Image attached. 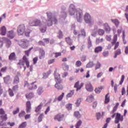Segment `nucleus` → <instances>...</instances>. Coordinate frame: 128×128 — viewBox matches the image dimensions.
Here are the masks:
<instances>
[{
  "instance_id": "obj_1",
  "label": "nucleus",
  "mask_w": 128,
  "mask_h": 128,
  "mask_svg": "<svg viewBox=\"0 0 128 128\" xmlns=\"http://www.w3.org/2000/svg\"><path fill=\"white\" fill-rule=\"evenodd\" d=\"M76 13V19L78 22L82 20V11L80 9L76 10L74 6L72 4L70 5V16H74Z\"/></svg>"
},
{
  "instance_id": "obj_2",
  "label": "nucleus",
  "mask_w": 128,
  "mask_h": 128,
  "mask_svg": "<svg viewBox=\"0 0 128 128\" xmlns=\"http://www.w3.org/2000/svg\"><path fill=\"white\" fill-rule=\"evenodd\" d=\"M24 64H26L27 68H30V60H28V58L26 56H23L22 60H19L18 62L17 63V66L18 68H24V70H26V67L24 66Z\"/></svg>"
},
{
  "instance_id": "obj_3",
  "label": "nucleus",
  "mask_w": 128,
  "mask_h": 128,
  "mask_svg": "<svg viewBox=\"0 0 128 128\" xmlns=\"http://www.w3.org/2000/svg\"><path fill=\"white\" fill-rule=\"evenodd\" d=\"M32 32V30L30 29L26 30V26L24 24L20 25L18 28V36H22L24 34L26 36H30V34Z\"/></svg>"
},
{
  "instance_id": "obj_4",
  "label": "nucleus",
  "mask_w": 128,
  "mask_h": 128,
  "mask_svg": "<svg viewBox=\"0 0 128 128\" xmlns=\"http://www.w3.org/2000/svg\"><path fill=\"white\" fill-rule=\"evenodd\" d=\"M55 80L56 84H55V88L58 90H62L64 89V86L62 84V80H60V75L55 76Z\"/></svg>"
},
{
  "instance_id": "obj_5",
  "label": "nucleus",
  "mask_w": 128,
  "mask_h": 128,
  "mask_svg": "<svg viewBox=\"0 0 128 128\" xmlns=\"http://www.w3.org/2000/svg\"><path fill=\"white\" fill-rule=\"evenodd\" d=\"M28 40L26 39H22L18 41V44L22 48L26 50L28 48Z\"/></svg>"
},
{
  "instance_id": "obj_6",
  "label": "nucleus",
  "mask_w": 128,
  "mask_h": 128,
  "mask_svg": "<svg viewBox=\"0 0 128 128\" xmlns=\"http://www.w3.org/2000/svg\"><path fill=\"white\" fill-rule=\"evenodd\" d=\"M117 40H118V35L116 34L114 35L112 42H111L112 46H114V44H115L114 50L117 49L118 48V46H120V42H116Z\"/></svg>"
},
{
  "instance_id": "obj_7",
  "label": "nucleus",
  "mask_w": 128,
  "mask_h": 128,
  "mask_svg": "<svg viewBox=\"0 0 128 128\" xmlns=\"http://www.w3.org/2000/svg\"><path fill=\"white\" fill-rule=\"evenodd\" d=\"M29 24L31 26H40L42 24V22H40V20L35 19L34 20H30Z\"/></svg>"
},
{
  "instance_id": "obj_8",
  "label": "nucleus",
  "mask_w": 128,
  "mask_h": 128,
  "mask_svg": "<svg viewBox=\"0 0 128 128\" xmlns=\"http://www.w3.org/2000/svg\"><path fill=\"white\" fill-rule=\"evenodd\" d=\"M46 14L48 16V20L46 21L47 26H52V14L50 12H48Z\"/></svg>"
},
{
  "instance_id": "obj_9",
  "label": "nucleus",
  "mask_w": 128,
  "mask_h": 128,
  "mask_svg": "<svg viewBox=\"0 0 128 128\" xmlns=\"http://www.w3.org/2000/svg\"><path fill=\"white\" fill-rule=\"evenodd\" d=\"M64 118V114L62 113H58V114L54 116V120L57 122H62Z\"/></svg>"
},
{
  "instance_id": "obj_10",
  "label": "nucleus",
  "mask_w": 128,
  "mask_h": 128,
  "mask_svg": "<svg viewBox=\"0 0 128 128\" xmlns=\"http://www.w3.org/2000/svg\"><path fill=\"white\" fill-rule=\"evenodd\" d=\"M124 120V116H122L120 113L116 114V116L115 118V124H118L120 122H122Z\"/></svg>"
},
{
  "instance_id": "obj_11",
  "label": "nucleus",
  "mask_w": 128,
  "mask_h": 128,
  "mask_svg": "<svg viewBox=\"0 0 128 128\" xmlns=\"http://www.w3.org/2000/svg\"><path fill=\"white\" fill-rule=\"evenodd\" d=\"M84 20L87 24H90L92 22V17L88 13H86L84 16Z\"/></svg>"
},
{
  "instance_id": "obj_12",
  "label": "nucleus",
  "mask_w": 128,
  "mask_h": 128,
  "mask_svg": "<svg viewBox=\"0 0 128 128\" xmlns=\"http://www.w3.org/2000/svg\"><path fill=\"white\" fill-rule=\"evenodd\" d=\"M84 84L83 82L81 83L80 85V82H77L74 86V88H76V90L78 92V90H81V88L84 86Z\"/></svg>"
},
{
  "instance_id": "obj_13",
  "label": "nucleus",
  "mask_w": 128,
  "mask_h": 128,
  "mask_svg": "<svg viewBox=\"0 0 128 128\" xmlns=\"http://www.w3.org/2000/svg\"><path fill=\"white\" fill-rule=\"evenodd\" d=\"M30 110H32V104L30 101L26 102V112L28 114L30 112Z\"/></svg>"
},
{
  "instance_id": "obj_14",
  "label": "nucleus",
  "mask_w": 128,
  "mask_h": 128,
  "mask_svg": "<svg viewBox=\"0 0 128 128\" xmlns=\"http://www.w3.org/2000/svg\"><path fill=\"white\" fill-rule=\"evenodd\" d=\"M86 89L88 92H90L94 91V87L90 83H88L86 84Z\"/></svg>"
},
{
  "instance_id": "obj_15",
  "label": "nucleus",
  "mask_w": 128,
  "mask_h": 128,
  "mask_svg": "<svg viewBox=\"0 0 128 128\" xmlns=\"http://www.w3.org/2000/svg\"><path fill=\"white\" fill-rule=\"evenodd\" d=\"M36 82H34L30 84L28 86V90H36L38 88V86L36 84Z\"/></svg>"
},
{
  "instance_id": "obj_16",
  "label": "nucleus",
  "mask_w": 128,
  "mask_h": 128,
  "mask_svg": "<svg viewBox=\"0 0 128 128\" xmlns=\"http://www.w3.org/2000/svg\"><path fill=\"white\" fill-rule=\"evenodd\" d=\"M2 40H4L6 42V46L7 48L10 47V46H12V42L10 41V40L8 39V38H2Z\"/></svg>"
},
{
  "instance_id": "obj_17",
  "label": "nucleus",
  "mask_w": 128,
  "mask_h": 128,
  "mask_svg": "<svg viewBox=\"0 0 128 128\" xmlns=\"http://www.w3.org/2000/svg\"><path fill=\"white\" fill-rule=\"evenodd\" d=\"M16 36V34H14V31L11 30L9 31L7 33V36L8 38H14V36Z\"/></svg>"
},
{
  "instance_id": "obj_18",
  "label": "nucleus",
  "mask_w": 128,
  "mask_h": 128,
  "mask_svg": "<svg viewBox=\"0 0 128 128\" xmlns=\"http://www.w3.org/2000/svg\"><path fill=\"white\" fill-rule=\"evenodd\" d=\"M6 26H3L1 28H0V34H2V36H6Z\"/></svg>"
},
{
  "instance_id": "obj_19",
  "label": "nucleus",
  "mask_w": 128,
  "mask_h": 128,
  "mask_svg": "<svg viewBox=\"0 0 128 128\" xmlns=\"http://www.w3.org/2000/svg\"><path fill=\"white\" fill-rule=\"evenodd\" d=\"M4 84H10V76L9 75H7L6 76L3 78Z\"/></svg>"
},
{
  "instance_id": "obj_20",
  "label": "nucleus",
  "mask_w": 128,
  "mask_h": 128,
  "mask_svg": "<svg viewBox=\"0 0 128 128\" xmlns=\"http://www.w3.org/2000/svg\"><path fill=\"white\" fill-rule=\"evenodd\" d=\"M44 56H46V52H44V50L42 49L40 50V56H39V58L42 60V58H44Z\"/></svg>"
},
{
  "instance_id": "obj_21",
  "label": "nucleus",
  "mask_w": 128,
  "mask_h": 128,
  "mask_svg": "<svg viewBox=\"0 0 128 128\" xmlns=\"http://www.w3.org/2000/svg\"><path fill=\"white\" fill-rule=\"evenodd\" d=\"M25 96L27 100H32L34 96V94L32 92H30L28 94H26L25 95Z\"/></svg>"
},
{
  "instance_id": "obj_22",
  "label": "nucleus",
  "mask_w": 128,
  "mask_h": 128,
  "mask_svg": "<svg viewBox=\"0 0 128 128\" xmlns=\"http://www.w3.org/2000/svg\"><path fill=\"white\" fill-rule=\"evenodd\" d=\"M42 104H40L36 108L35 112L36 114H40V110H42Z\"/></svg>"
},
{
  "instance_id": "obj_23",
  "label": "nucleus",
  "mask_w": 128,
  "mask_h": 128,
  "mask_svg": "<svg viewBox=\"0 0 128 128\" xmlns=\"http://www.w3.org/2000/svg\"><path fill=\"white\" fill-rule=\"evenodd\" d=\"M104 86H100V87H98L97 88H96L94 92L96 94H100L102 90L104 88Z\"/></svg>"
},
{
  "instance_id": "obj_24",
  "label": "nucleus",
  "mask_w": 128,
  "mask_h": 128,
  "mask_svg": "<svg viewBox=\"0 0 128 128\" xmlns=\"http://www.w3.org/2000/svg\"><path fill=\"white\" fill-rule=\"evenodd\" d=\"M102 51V46H98L95 48L94 49V52L96 54H98L99 52H100Z\"/></svg>"
},
{
  "instance_id": "obj_25",
  "label": "nucleus",
  "mask_w": 128,
  "mask_h": 128,
  "mask_svg": "<svg viewBox=\"0 0 128 128\" xmlns=\"http://www.w3.org/2000/svg\"><path fill=\"white\" fill-rule=\"evenodd\" d=\"M66 42V44H68V46H72V40L70 39V38L67 37L65 38Z\"/></svg>"
},
{
  "instance_id": "obj_26",
  "label": "nucleus",
  "mask_w": 128,
  "mask_h": 128,
  "mask_svg": "<svg viewBox=\"0 0 128 128\" xmlns=\"http://www.w3.org/2000/svg\"><path fill=\"white\" fill-rule=\"evenodd\" d=\"M32 50H34V47H31L28 50H25L24 52L25 55L24 56H26V58H28V56H30V53L32 52Z\"/></svg>"
},
{
  "instance_id": "obj_27",
  "label": "nucleus",
  "mask_w": 128,
  "mask_h": 128,
  "mask_svg": "<svg viewBox=\"0 0 128 128\" xmlns=\"http://www.w3.org/2000/svg\"><path fill=\"white\" fill-rule=\"evenodd\" d=\"M104 30H106V32H110V27L108 26V24H104Z\"/></svg>"
},
{
  "instance_id": "obj_28",
  "label": "nucleus",
  "mask_w": 128,
  "mask_h": 128,
  "mask_svg": "<svg viewBox=\"0 0 128 128\" xmlns=\"http://www.w3.org/2000/svg\"><path fill=\"white\" fill-rule=\"evenodd\" d=\"M0 120H1L2 122H6V120H8V114H4V115L0 116Z\"/></svg>"
},
{
  "instance_id": "obj_29",
  "label": "nucleus",
  "mask_w": 128,
  "mask_h": 128,
  "mask_svg": "<svg viewBox=\"0 0 128 128\" xmlns=\"http://www.w3.org/2000/svg\"><path fill=\"white\" fill-rule=\"evenodd\" d=\"M20 82V78L18 76H16L13 80V84H18Z\"/></svg>"
},
{
  "instance_id": "obj_30",
  "label": "nucleus",
  "mask_w": 128,
  "mask_h": 128,
  "mask_svg": "<svg viewBox=\"0 0 128 128\" xmlns=\"http://www.w3.org/2000/svg\"><path fill=\"white\" fill-rule=\"evenodd\" d=\"M9 60H16V53H11L9 56Z\"/></svg>"
},
{
  "instance_id": "obj_31",
  "label": "nucleus",
  "mask_w": 128,
  "mask_h": 128,
  "mask_svg": "<svg viewBox=\"0 0 128 128\" xmlns=\"http://www.w3.org/2000/svg\"><path fill=\"white\" fill-rule=\"evenodd\" d=\"M74 90H72L70 92L68 93L66 96V98H72L74 96Z\"/></svg>"
},
{
  "instance_id": "obj_32",
  "label": "nucleus",
  "mask_w": 128,
  "mask_h": 128,
  "mask_svg": "<svg viewBox=\"0 0 128 128\" xmlns=\"http://www.w3.org/2000/svg\"><path fill=\"white\" fill-rule=\"evenodd\" d=\"M26 126H28V123H26V122H24L18 126V128H26Z\"/></svg>"
},
{
  "instance_id": "obj_33",
  "label": "nucleus",
  "mask_w": 128,
  "mask_h": 128,
  "mask_svg": "<svg viewBox=\"0 0 128 128\" xmlns=\"http://www.w3.org/2000/svg\"><path fill=\"white\" fill-rule=\"evenodd\" d=\"M44 92V88L42 86H40L38 88L37 90V94L40 96V94H42V92Z\"/></svg>"
},
{
  "instance_id": "obj_34",
  "label": "nucleus",
  "mask_w": 128,
  "mask_h": 128,
  "mask_svg": "<svg viewBox=\"0 0 128 128\" xmlns=\"http://www.w3.org/2000/svg\"><path fill=\"white\" fill-rule=\"evenodd\" d=\"M64 96V93L62 92L58 98H56L57 100H58V102L62 100Z\"/></svg>"
},
{
  "instance_id": "obj_35",
  "label": "nucleus",
  "mask_w": 128,
  "mask_h": 128,
  "mask_svg": "<svg viewBox=\"0 0 128 128\" xmlns=\"http://www.w3.org/2000/svg\"><path fill=\"white\" fill-rule=\"evenodd\" d=\"M88 48H90L92 46V40H90V38H88V42L87 44Z\"/></svg>"
},
{
  "instance_id": "obj_36",
  "label": "nucleus",
  "mask_w": 128,
  "mask_h": 128,
  "mask_svg": "<svg viewBox=\"0 0 128 128\" xmlns=\"http://www.w3.org/2000/svg\"><path fill=\"white\" fill-rule=\"evenodd\" d=\"M82 122L81 120H79L77 122L76 124L75 125L76 128H80V126H82Z\"/></svg>"
},
{
  "instance_id": "obj_37",
  "label": "nucleus",
  "mask_w": 128,
  "mask_h": 128,
  "mask_svg": "<svg viewBox=\"0 0 128 128\" xmlns=\"http://www.w3.org/2000/svg\"><path fill=\"white\" fill-rule=\"evenodd\" d=\"M108 94H107L105 96V104H108L110 102V97H108Z\"/></svg>"
},
{
  "instance_id": "obj_38",
  "label": "nucleus",
  "mask_w": 128,
  "mask_h": 128,
  "mask_svg": "<svg viewBox=\"0 0 128 128\" xmlns=\"http://www.w3.org/2000/svg\"><path fill=\"white\" fill-rule=\"evenodd\" d=\"M82 102V98H78L75 104L77 107L80 106V103Z\"/></svg>"
},
{
  "instance_id": "obj_39",
  "label": "nucleus",
  "mask_w": 128,
  "mask_h": 128,
  "mask_svg": "<svg viewBox=\"0 0 128 128\" xmlns=\"http://www.w3.org/2000/svg\"><path fill=\"white\" fill-rule=\"evenodd\" d=\"M8 92L9 96H14V91L10 88L8 89Z\"/></svg>"
},
{
  "instance_id": "obj_40",
  "label": "nucleus",
  "mask_w": 128,
  "mask_h": 128,
  "mask_svg": "<svg viewBox=\"0 0 128 128\" xmlns=\"http://www.w3.org/2000/svg\"><path fill=\"white\" fill-rule=\"evenodd\" d=\"M62 68L64 70H68L69 66L68 65L64 63Z\"/></svg>"
},
{
  "instance_id": "obj_41",
  "label": "nucleus",
  "mask_w": 128,
  "mask_h": 128,
  "mask_svg": "<svg viewBox=\"0 0 128 128\" xmlns=\"http://www.w3.org/2000/svg\"><path fill=\"white\" fill-rule=\"evenodd\" d=\"M24 116H26V112L24 111H21L18 114L19 118H23Z\"/></svg>"
},
{
  "instance_id": "obj_42",
  "label": "nucleus",
  "mask_w": 128,
  "mask_h": 128,
  "mask_svg": "<svg viewBox=\"0 0 128 128\" xmlns=\"http://www.w3.org/2000/svg\"><path fill=\"white\" fill-rule=\"evenodd\" d=\"M44 114H42L40 115V116L38 117V122H42V118H44Z\"/></svg>"
},
{
  "instance_id": "obj_43",
  "label": "nucleus",
  "mask_w": 128,
  "mask_h": 128,
  "mask_svg": "<svg viewBox=\"0 0 128 128\" xmlns=\"http://www.w3.org/2000/svg\"><path fill=\"white\" fill-rule=\"evenodd\" d=\"M0 70L1 72H6V70H8V66H5L1 68Z\"/></svg>"
},
{
  "instance_id": "obj_44",
  "label": "nucleus",
  "mask_w": 128,
  "mask_h": 128,
  "mask_svg": "<svg viewBox=\"0 0 128 128\" xmlns=\"http://www.w3.org/2000/svg\"><path fill=\"white\" fill-rule=\"evenodd\" d=\"M66 108H67V109L70 110H72V104H66Z\"/></svg>"
},
{
  "instance_id": "obj_45",
  "label": "nucleus",
  "mask_w": 128,
  "mask_h": 128,
  "mask_svg": "<svg viewBox=\"0 0 128 128\" xmlns=\"http://www.w3.org/2000/svg\"><path fill=\"white\" fill-rule=\"evenodd\" d=\"M74 116L76 118H80V112H75L74 113Z\"/></svg>"
},
{
  "instance_id": "obj_46",
  "label": "nucleus",
  "mask_w": 128,
  "mask_h": 128,
  "mask_svg": "<svg viewBox=\"0 0 128 128\" xmlns=\"http://www.w3.org/2000/svg\"><path fill=\"white\" fill-rule=\"evenodd\" d=\"M109 52L108 51H104L102 52V56H104V58H106L107 56H108Z\"/></svg>"
},
{
  "instance_id": "obj_47",
  "label": "nucleus",
  "mask_w": 128,
  "mask_h": 128,
  "mask_svg": "<svg viewBox=\"0 0 128 128\" xmlns=\"http://www.w3.org/2000/svg\"><path fill=\"white\" fill-rule=\"evenodd\" d=\"M112 22H114V24H116V28H118L120 24V22H118V20H112Z\"/></svg>"
},
{
  "instance_id": "obj_48",
  "label": "nucleus",
  "mask_w": 128,
  "mask_h": 128,
  "mask_svg": "<svg viewBox=\"0 0 128 128\" xmlns=\"http://www.w3.org/2000/svg\"><path fill=\"white\" fill-rule=\"evenodd\" d=\"M94 66V62H89L87 64H86V68H92Z\"/></svg>"
},
{
  "instance_id": "obj_49",
  "label": "nucleus",
  "mask_w": 128,
  "mask_h": 128,
  "mask_svg": "<svg viewBox=\"0 0 128 128\" xmlns=\"http://www.w3.org/2000/svg\"><path fill=\"white\" fill-rule=\"evenodd\" d=\"M52 22H54V24H58V19H56V18L55 16H52Z\"/></svg>"
},
{
  "instance_id": "obj_50",
  "label": "nucleus",
  "mask_w": 128,
  "mask_h": 128,
  "mask_svg": "<svg viewBox=\"0 0 128 128\" xmlns=\"http://www.w3.org/2000/svg\"><path fill=\"white\" fill-rule=\"evenodd\" d=\"M98 34H100V36H103V34H104V30L100 29L98 30Z\"/></svg>"
},
{
  "instance_id": "obj_51",
  "label": "nucleus",
  "mask_w": 128,
  "mask_h": 128,
  "mask_svg": "<svg viewBox=\"0 0 128 128\" xmlns=\"http://www.w3.org/2000/svg\"><path fill=\"white\" fill-rule=\"evenodd\" d=\"M80 66H82V62L80 60L76 61V66L77 68H80Z\"/></svg>"
},
{
  "instance_id": "obj_52",
  "label": "nucleus",
  "mask_w": 128,
  "mask_h": 128,
  "mask_svg": "<svg viewBox=\"0 0 128 128\" xmlns=\"http://www.w3.org/2000/svg\"><path fill=\"white\" fill-rule=\"evenodd\" d=\"M92 100H94V96L90 95L87 98L86 100H88V102H92Z\"/></svg>"
},
{
  "instance_id": "obj_53",
  "label": "nucleus",
  "mask_w": 128,
  "mask_h": 128,
  "mask_svg": "<svg viewBox=\"0 0 128 128\" xmlns=\"http://www.w3.org/2000/svg\"><path fill=\"white\" fill-rule=\"evenodd\" d=\"M124 82V75H122L121 77V80L120 82V84H122V82Z\"/></svg>"
},
{
  "instance_id": "obj_54",
  "label": "nucleus",
  "mask_w": 128,
  "mask_h": 128,
  "mask_svg": "<svg viewBox=\"0 0 128 128\" xmlns=\"http://www.w3.org/2000/svg\"><path fill=\"white\" fill-rule=\"evenodd\" d=\"M81 36L84 37L86 36V31L84 30V29H82V30H81Z\"/></svg>"
},
{
  "instance_id": "obj_55",
  "label": "nucleus",
  "mask_w": 128,
  "mask_h": 128,
  "mask_svg": "<svg viewBox=\"0 0 128 128\" xmlns=\"http://www.w3.org/2000/svg\"><path fill=\"white\" fill-rule=\"evenodd\" d=\"M62 36H63L62 32L60 30L59 32H58V38L60 39L62 38Z\"/></svg>"
},
{
  "instance_id": "obj_56",
  "label": "nucleus",
  "mask_w": 128,
  "mask_h": 128,
  "mask_svg": "<svg viewBox=\"0 0 128 128\" xmlns=\"http://www.w3.org/2000/svg\"><path fill=\"white\" fill-rule=\"evenodd\" d=\"M0 114H1V116L6 114V111H4V110L2 108H0Z\"/></svg>"
},
{
  "instance_id": "obj_57",
  "label": "nucleus",
  "mask_w": 128,
  "mask_h": 128,
  "mask_svg": "<svg viewBox=\"0 0 128 128\" xmlns=\"http://www.w3.org/2000/svg\"><path fill=\"white\" fill-rule=\"evenodd\" d=\"M12 90H14V92L18 90V85H15L12 88Z\"/></svg>"
},
{
  "instance_id": "obj_58",
  "label": "nucleus",
  "mask_w": 128,
  "mask_h": 128,
  "mask_svg": "<svg viewBox=\"0 0 128 128\" xmlns=\"http://www.w3.org/2000/svg\"><path fill=\"white\" fill-rule=\"evenodd\" d=\"M115 54H118V56H120V54H122V50L120 48L118 49L115 52Z\"/></svg>"
},
{
  "instance_id": "obj_59",
  "label": "nucleus",
  "mask_w": 128,
  "mask_h": 128,
  "mask_svg": "<svg viewBox=\"0 0 128 128\" xmlns=\"http://www.w3.org/2000/svg\"><path fill=\"white\" fill-rule=\"evenodd\" d=\"M54 54L55 55V58H58V56H62V52H56L54 53Z\"/></svg>"
},
{
  "instance_id": "obj_60",
  "label": "nucleus",
  "mask_w": 128,
  "mask_h": 128,
  "mask_svg": "<svg viewBox=\"0 0 128 128\" xmlns=\"http://www.w3.org/2000/svg\"><path fill=\"white\" fill-rule=\"evenodd\" d=\"M101 66L102 65L100 64V62H98L96 64L95 69L98 70V69L100 68Z\"/></svg>"
},
{
  "instance_id": "obj_61",
  "label": "nucleus",
  "mask_w": 128,
  "mask_h": 128,
  "mask_svg": "<svg viewBox=\"0 0 128 128\" xmlns=\"http://www.w3.org/2000/svg\"><path fill=\"white\" fill-rule=\"evenodd\" d=\"M56 62V59H52L48 60V64H54Z\"/></svg>"
},
{
  "instance_id": "obj_62",
  "label": "nucleus",
  "mask_w": 128,
  "mask_h": 128,
  "mask_svg": "<svg viewBox=\"0 0 128 128\" xmlns=\"http://www.w3.org/2000/svg\"><path fill=\"white\" fill-rule=\"evenodd\" d=\"M38 57H35L33 58V64H36V62H38Z\"/></svg>"
},
{
  "instance_id": "obj_63",
  "label": "nucleus",
  "mask_w": 128,
  "mask_h": 128,
  "mask_svg": "<svg viewBox=\"0 0 128 128\" xmlns=\"http://www.w3.org/2000/svg\"><path fill=\"white\" fill-rule=\"evenodd\" d=\"M18 112H20V108H17L16 110L13 111V114H16Z\"/></svg>"
},
{
  "instance_id": "obj_64",
  "label": "nucleus",
  "mask_w": 128,
  "mask_h": 128,
  "mask_svg": "<svg viewBox=\"0 0 128 128\" xmlns=\"http://www.w3.org/2000/svg\"><path fill=\"white\" fill-rule=\"evenodd\" d=\"M96 116L97 118V120H98L100 118V112H97L96 114Z\"/></svg>"
}]
</instances>
